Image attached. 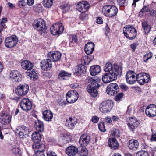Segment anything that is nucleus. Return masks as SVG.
Segmentation results:
<instances>
[{
	"instance_id": "f257e3e1",
	"label": "nucleus",
	"mask_w": 156,
	"mask_h": 156,
	"mask_svg": "<svg viewBox=\"0 0 156 156\" xmlns=\"http://www.w3.org/2000/svg\"><path fill=\"white\" fill-rule=\"evenodd\" d=\"M118 12V9L114 5H107L104 6L102 9L103 14L107 17H112L115 16Z\"/></svg>"
},
{
	"instance_id": "f03ea898",
	"label": "nucleus",
	"mask_w": 156,
	"mask_h": 156,
	"mask_svg": "<svg viewBox=\"0 0 156 156\" xmlns=\"http://www.w3.org/2000/svg\"><path fill=\"white\" fill-rule=\"evenodd\" d=\"M123 32L124 36L129 40L134 39L136 36V30L133 26H126L123 28Z\"/></svg>"
},
{
	"instance_id": "7ed1b4c3",
	"label": "nucleus",
	"mask_w": 156,
	"mask_h": 156,
	"mask_svg": "<svg viewBox=\"0 0 156 156\" xmlns=\"http://www.w3.org/2000/svg\"><path fill=\"white\" fill-rule=\"evenodd\" d=\"M113 105L112 101L106 100L103 101L99 105V110L103 113H107L111 110Z\"/></svg>"
},
{
	"instance_id": "20e7f679",
	"label": "nucleus",
	"mask_w": 156,
	"mask_h": 156,
	"mask_svg": "<svg viewBox=\"0 0 156 156\" xmlns=\"http://www.w3.org/2000/svg\"><path fill=\"white\" fill-rule=\"evenodd\" d=\"M64 30L63 25L61 23H58L54 24L50 27V32L54 35H59Z\"/></svg>"
},
{
	"instance_id": "39448f33",
	"label": "nucleus",
	"mask_w": 156,
	"mask_h": 156,
	"mask_svg": "<svg viewBox=\"0 0 156 156\" xmlns=\"http://www.w3.org/2000/svg\"><path fill=\"white\" fill-rule=\"evenodd\" d=\"M79 98L78 93L76 90L69 91L66 94V99L69 103H73L75 102Z\"/></svg>"
},
{
	"instance_id": "423d86ee",
	"label": "nucleus",
	"mask_w": 156,
	"mask_h": 156,
	"mask_svg": "<svg viewBox=\"0 0 156 156\" xmlns=\"http://www.w3.org/2000/svg\"><path fill=\"white\" fill-rule=\"evenodd\" d=\"M33 25L35 29L38 31H45L46 26L45 22L42 19H39L35 20L33 23Z\"/></svg>"
},
{
	"instance_id": "0eeeda50",
	"label": "nucleus",
	"mask_w": 156,
	"mask_h": 156,
	"mask_svg": "<svg viewBox=\"0 0 156 156\" xmlns=\"http://www.w3.org/2000/svg\"><path fill=\"white\" fill-rule=\"evenodd\" d=\"M20 105L22 109L26 112H28L32 108V102L29 99L27 98L22 99L20 102Z\"/></svg>"
},
{
	"instance_id": "6e6552de",
	"label": "nucleus",
	"mask_w": 156,
	"mask_h": 156,
	"mask_svg": "<svg viewBox=\"0 0 156 156\" xmlns=\"http://www.w3.org/2000/svg\"><path fill=\"white\" fill-rule=\"evenodd\" d=\"M16 130L19 132L18 135L20 138H24L27 137L30 133L29 128L25 126L18 127Z\"/></svg>"
},
{
	"instance_id": "1a4fd4ad",
	"label": "nucleus",
	"mask_w": 156,
	"mask_h": 156,
	"mask_svg": "<svg viewBox=\"0 0 156 156\" xmlns=\"http://www.w3.org/2000/svg\"><path fill=\"white\" fill-rule=\"evenodd\" d=\"M87 80L90 84L88 85L87 88H93L98 89L99 87L100 84L98 83L101 81V79L97 77L94 78H88Z\"/></svg>"
},
{
	"instance_id": "9d476101",
	"label": "nucleus",
	"mask_w": 156,
	"mask_h": 156,
	"mask_svg": "<svg viewBox=\"0 0 156 156\" xmlns=\"http://www.w3.org/2000/svg\"><path fill=\"white\" fill-rule=\"evenodd\" d=\"M150 80V76L145 73H140L136 75V81L142 85L148 83Z\"/></svg>"
},
{
	"instance_id": "9b49d317",
	"label": "nucleus",
	"mask_w": 156,
	"mask_h": 156,
	"mask_svg": "<svg viewBox=\"0 0 156 156\" xmlns=\"http://www.w3.org/2000/svg\"><path fill=\"white\" fill-rule=\"evenodd\" d=\"M136 75L133 71L130 70L127 72L126 76L127 82L130 84H134L136 81Z\"/></svg>"
},
{
	"instance_id": "f8f14e48",
	"label": "nucleus",
	"mask_w": 156,
	"mask_h": 156,
	"mask_svg": "<svg viewBox=\"0 0 156 156\" xmlns=\"http://www.w3.org/2000/svg\"><path fill=\"white\" fill-rule=\"evenodd\" d=\"M116 74L113 72L107 73L102 77V80L105 83H108L116 79Z\"/></svg>"
},
{
	"instance_id": "ddd939ff",
	"label": "nucleus",
	"mask_w": 156,
	"mask_h": 156,
	"mask_svg": "<svg viewBox=\"0 0 156 156\" xmlns=\"http://www.w3.org/2000/svg\"><path fill=\"white\" fill-rule=\"evenodd\" d=\"M146 115L150 117L156 116V105L150 104L147 107L145 110Z\"/></svg>"
},
{
	"instance_id": "4468645a",
	"label": "nucleus",
	"mask_w": 156,
	"mask_h": 156,
	"mask_svg": "<svg viewBox=\"0 0 156 156\" xmlns=\"http://www.w3.org/2000/svg\"><path fill=\"white\" fill-rule=\"evenodd\" d=\"M119 86L116 83H111L107 86L106 91L107 93L110 95H114L118 92Z\"/></svg>"
},
{
	"instance_id": "2eb2a0df",
	"label": "nucleus",
	"mask_w": 156,
	"mask_h": 156,
	"mask_svg": "<svg viewBox=\"0 0 156 156\" xmlns=\"http://www.w3.org/2000/svg\"><path fill=\"white\" fill-rule=\"evenodd\" d=\"M129 119L127 125L129 129L133 131L134 129L138 126L140 123L135 117L129 118Z\"/></svg>"
},
{
	"instance_id": "dca6fc26",
	"label": "nucleus",
	"mask_w": 156,
	"mask_h": 156,
	"mask_svg": "<svg viewBox=\"0 0 156 156\" xmlns=\"http://www.w3.org/2000/svg\"><path fill=\"white\" fill-rule=\"evenodd\" d=\"M90 5L86 1H83L79 3L76 6V9L79 12L84 13L86 12L89 9Z\"/></svg>"
},
{
	"instance_id": "f3484780",
	"label": "nucleus",
	"mask_w": 156,
	"mask_h": 156,
	"mask_svg": "<svg viewBox=\"0 0 156 156\" xmlns=\"http://www.w3.org/2000/svg\"><path fill=\"white\" fill-rule=\"evenodd\" d=\"M51 60L49 58L42 60L41 62V66L42 69L44 70H50L51 67Z\"/></svg>"
},
{
	"instance_id": "a211bd4d",
	"label": "nucleus",
	"mask_w": 156,
	"mask_h": 156,
	"mask_svg": "<svg viewBox=\"0 0 156 156\" xmlns=\"http://www.w3.org/2000/svg\"><path fill=\"white\" fill-rule=\"evenodd\" d=\"M29 90V86L26 84L20 85L18 86L17 89L18 94L19 96H22L26 94Z\"/></svg>"
},
{
	"instance_id": "6ab92c4d",
	"label": "nucleus",
	"mask_w": 156,
	"mask_h": 156,
	"mask_svg": "<svg viewBox=\"0 0 156 156\" xmlns=\"http://www.w3.org/2000/svg\"><path fill=\"white\" fill-rule=\"evenodd\" d=\"M61 53L58 51L50 52L48 54V58L54 62L57 61L61 58Z\"/></svg>"
},
{
	"instance_id": "aec40b11",
	"label": "nucleus",
	"mask_w": 156,
	"mask_h": 156,
	"mask_svg": "<svg viewBox=\"0 0 156 156\" xmlns=\"http://www.w3.org/2000/svg\"><path fill=\"white\" fill-rule=\"evenodd\" d=\"M90 136L86 134H83L80 137L79 143L81 146L85 147L87 145L90 140Z\"/></svg>"
},
{
	"instance_id": "412c9836",
	"label": "nucleus",
	"mask_w": 156,
	"mask_h": 156,
	"mask_svg": "<svg viewBox=\"0 0 156 156\" xmlns=\"http://www.w3.org/2000/svg\"><path fill=\"white\" fill-rule=\"evenodd\" d=\"M128 146L129 148L133 151H136L139 147L138 141L136 140L132 139L129 141L128 143Z\"/></svg>"
},
{
	"instance_id": "4be33fe9",
	"label": "nucleus",
	"mask_w": 156,
	"mask_h": 156,
	"mask_svg": "<svg viewBox=\"0 0 156 156\" xmlns=\"http://www.w3.org/2000/svg\"><path fill=\"white\" fill-rule=\"evenodd\" d=\"M86 69L83 65H79L76 66L73 70L74 74L76 75H80L86 72Z\"/></svg>"
},
{
	"instance_id": "5701e85b",
	"label": "nucleus",
	"mask_w": 156,
	"mask_h": 156,
	"mask_svg": "<svg viewBox=\"0 0 156 156\" xmlns=\"http://www.w3.org/2000/svg\"><path fill=\"white\" fill-rule=\"evenodd\" d=\"M78 151L77 148L73 146L68 147L66 150V154L69 156H75L77 154Z\"/></svg>"
},
{
	"instance_id": "b1692460",
	"label": "nucleus",
	"mask_w": 156,
	"mask_h": 156,
	"mask_svg": "<svg viewBox=\"0 0 156 156\" xmlns=\"http://www.w3.org/2000/svg\"><path fill=\"white\" fill-rule=\"evenodd\" d=\"M21 64L22 67L24 69L27 70L28 71H30L33 69V64L28 60L23 61L21 62Z\"/></svg>"
},
{
	"instance_id": "393cba45",
	"label": "nucleus",
	"mask_w": 156,
	"mask_h": 156,
	"mask_svg": "<svg viewBox=\"0 0 156 156\" xmlns=\"http://www.w3.org/2000/svg\"><path fill=\"white\" fill-rule=\"evenodd\" d=\"M94 44L92 42H88L85 45V51L87 55L92 54L94 50Z\"/></svg>"
},
{
	"instance_id": "a878e982",
	"label": "nucleus",
	"mask_w": 156,
	"mask_h": 156,
	"mask_svg": "<svg viewBox=\"0 0 156 156\" xmlns=\"http://www.w3.org/2000/svg\"><path fill=\"white\" fill-rule=\"evenodd\" d=\"M10 116L9 115L5 114V112L0 113V122L4 125H7L9 122Z\"/></svg>"
},
{
	"instance_id": "bb28decb",
	"label": "nucleus",
	"mask_w": 156,
	"mask_h": 156,
	"mask_svg": "<svg viewBox=\"0 0 156 156\" xmlns=\"http://www.w3.org/2000/svg\"><path fill=\"white\" fill-rule=\"evenodd\" d=\"M32 147L35 152L39 151L43 152L46 149L45 145L42 143L39 144L38 143L34 144L33 145Z\"/></svg>"
},
{
	"instance_id": "cd10ccee",
	"label": "nucleus",
	"mask_w": 156,
	"mask_h": 156,
	"mask_svg": "<svg viewBox=\"0 0 156 156\" xmlns=\"http://www.w3.org/2000/svg\"><path fill=\"white\" fill-rule=\"evenodd\" d=\"M10 78L13 82H19L21 80L18 71L17 70L12 71L10 73Z\"/></svg>"
},
{
	"instance_id": "c85d7f7f",
	"label": "nucleus",
	"mask_w": 156,
	"mask_h": 156,
	"mask_svg": "<svg viewBox=\"0 0 156 156\" xmlns=\"http://www.w3.org/2000/svg\"><path fill=\"white\" fill-rule=\"evenodd\" d=\"M108 144L109 147L113 149H117L119 146L117 140L114 138H111L109 139Z\"/></svg>"
},
{
	"instance_id": "c756f323",
	"label": "nucleus",
	"mask_w": 156,
	"mask_h": 156,
	"mask_svg": "<svg viewBox=\"0 0 156 156\" xmlns=\"http://www.w3.org/2000/svg\"><path fill=\"white\" fill-rule=\"evenodd\" d=\"M53 117L52 112L49 110H46L43 112V118L46 121H51Z\"/></svg>"
},
{
	"instance_id": "7c9ffc66",
	"label": "nucleus",
	"mask_w": 156,
	"mask_h": 156,
	"mask_svg": "<svg viewBox=\"0 0 156 156\" xmlns=\"http://www.w3.org/2000/svg\"><path fill=\"white\" fill-rule=\"evenodd\" d=\"M101 71V68L99 65L93 66H91L90 69V74L92 76L98 75Z\"/></svg>"
},
{
	"instance_id": "2f4dec72",
	"label": "nucleus",
	"mask_w": 156,
	"mask_h": 156,
	"mask_svg": "<svg viewBox=\"0 0 156 156\" xmlns=\"http://www.w3.org/2000/svg\"><path fill=\"white\" fill-rule=\"evenodd\" d=\"M41 139V135L37 132H34L32 135V139L34 144L39 143Z\"/></svg>"
},
{
	"instance_id": "473e14b6",
	"label": "nucleus",
	"mask_w": 156,
	"mask_h": 156,
	"mask_svg": "<svg viewBox=\"0 0 156 156\" xmlns=\"http://www.w3.org/2000/svg\"><path fill=\"white\" fill-rule=\"evenodd\" d=\"M76 123V121L74 119L69 117V119L66 120L65 125L68 128L72 129L74 128V125Z\"/></svg>"
},
{
	"instance_id": "72a5a7b5",
	"label": "nucleus",
	"mask_w": 156,
	"mask_h": 156,
	"mask_svg": "<svg viewBox=\"0 0 156 156\" xmlns=\"http://www.w3.org/2000/svg\"><path fill=\"white\" fill-rule=\"evenodd\" d=\"M93 58V57L90 55L83 56L81 58V62L83 64L82 65H88Z\"/></svg>"
},
{
	"instance_id": "f704fd0d",
	"label": "nucleus",
	"mask_w": 156,
	"mask_h": 156,
	"mask_svg": "<svg viewBox=\"0 0 156 156\" xmlns=\"http://www.w3.org/2000/svg\"><path fill=\"white\" fill-rule=\"evenodd\" d=\"M34 126L37 131L42 132L44 130V124L42 121L39 120H37L35 122Z\"/></svg>"
},
{
	"instance_id": "c9c22d12",
	"label": "nucleus",
	"mask_w": 156,
	"mask_h": 156,
	"mask_svg": "<svg viewBox=\"0 0 156 156\" xmlns=\"http://www.w3.org/2000/svg\"><path fill=\"white\" fill-rule=\"evenodd\" d=\"M122 72V68L121 66L117 65H114L113 66L112 72H113L116 74V77L118 75H120Z\"/></svg>"
},
{
	"instance_id": "e433bc0d",
	"label": "nucleus",
	"mask_w": 156,
	"mask_h": 156,
	"mask_svg": "<svg viewBox=\"0 0 156 156\" xmlns=\"http://www.w3.org/2000/svg\"><path fill=\"white\" fill-rule=\"evenodd\" d=\"M71 74L64 71L62 70L58 75V77L61 79L66 80L70 77Z\"/></svg>"
},
{
	"instance_id": "4c0bfd02",
	"label": "nucleus",
	"mask_w": 156,
	"mask_h": 156,
	"mask_svg": "<svg viewBox=\"0 0 156 156\" xmlns=\"http://www.w3.org/2000/svg\"><path fill=\"white\" fill-rule=\"evenodd\" d=\"M110 135L115 137H119L120 136V132L119 130L117 129L114 128L111 130Z\"/></svg>"
},
{
	"instance_id": "58836bf2",
	"label": "nucleus",
	"mask_w": 156,
	"mask_h": 156,
	"mask_svg": "<svg viewBox=\"0 0 156 156\" xmlns=\"http://www.w3.org/2000/svg\"><path fill=\"white\" fill-rule=\"evenodd\" d=\"M11 150L14 153L16 156H21L22 152L19 148L16 146H13L12 147Z\"/></svg>"
},
{
	"instance_id": "ea45409f",
	"label": "nucleus",
	"mask_w": 156,
	"mask_h": 156,
	"mask_svg": "<svg viewBox=\"0 0 156 156\" xmlns=\"http://www.w3.org/2000/svg\"><path fill=\"white\" fill-rule=\"evenodd\" d=\"M18 41L17 37L15 35H12L10 37V47L14 46Z\"/></svg>"
},
{
	"instance_id": "a19ab883",
	"label": "nucleus",
	"mask_w": 156,
	"mask_h": 156,
	"mask_svg": "<svg viewBox=\"0 0 156 156\" xmlns=\"http://www.w3.org/2000/svg\"><path fill=\"white\" fill-rule=\"evenodd\" d=\"M87 91L92 96L95 97L98 94L97 89L93 88H87Z\"/></svg>"
},
{
	"instance_id": "79ce46f5",
	"label": "nucleus",
	"mask_w": 156,
	"mask_h": 156,
	"mask_svg": "<svg viewBox=\"0 0 156 156\" xmlns=\"http://www.w3.org/2000/svg\"><path fill=\"white\" fill-rule=\"evenodd\" d=\"M142 27L143 28L144 32L145 34L148 33L150 30V26L146 22H143Z\"/></svg>"
},
{
	"instance_id": "37998d69",
	"label": "nucleus",
	"mask_w": 156,
	"mask_h": 156,
	"mask_svg": "<svg viewBox=\"0 0 156 156\" xmlns=\"http://www.w3.org/2000/svg\"><path fill=\"white\" fill-rule=\"evenodd\" d=\"M33 10L36 12H41L43 11V9L40 4H37L33 7Z\"/></svg>"
},
{
	"instance_id": "c03bdc74",
	"label": "nucleus",
	"mask_w": 156,
	"mask_h": 156,
	"mask_svg": "<svg viewBox=\"0 0 156 156\" xmlns=\"http://www.w3.org/2000/svg\"><path fill=\"white\" fill-rule=\"evenodd\" d=\"M53 2L52 0H43L42 4L45 7L49 8L52 5Z\"/></svg>"
},
{
	"instance_id": "a18cd8bd",
	"label": "nucleus",
	"mask_w": 156,
	"mask_h": 156,
	"mask_svg": "<svg viewBox=\"0 0 156 156\" xmlns=\"http://www.w3.org/2000/svg\"><path fill=\"white\" fill-rule=\"evenodd\" d=\"M28 73H29V76H30L31 80H34L37 79V74L35 73L33 69L28 72Z\"/></svg>"
},
{
	"instance_id": "49530a36",
	"label": "nucleus",
	"mask_w": 156,
	"mask_h": 156,
	"mask_svg": "<svg viewBox=\"0 0 156 156\" xmlns=\"http://www.w3.org/2000/svg\"><path fill=\"white\" fill-rule=\"evenodd\" d=\"M88 153L87 149L86 148L83 147L79 151L78 154L80 156H87Z\"/></svg>"
},
{
	"instance_id": "de8ad7c7",
	"label": "nucleus",
	"mask_w": 156,
	"mask_h": 156,
	"mask_svg": "<svg viewBox=\"0 0 156 156\" xmlns=\"http://www.w3.org/2000/svg\"><path fill=\"white\" fill-rule=\"evenodd\" d=\"M113 66L110 63H107L104 67V70L105 72L112 71Z\"/></svg>"
},
{
	"instance_id": "09e8293b",
	"label": "nucleus",
	"mask_w": 156,
	"mask_h": 156,
	"mask_svg": "<svg viewBox=\"0 0 156 156\" xmlns=\"http://www.w3.org/2000/svg\"><path fill=\"white\" fill-rule=\"evenodd\" d=\"M70 6V5L69 4L65 3L62 4L61 5L60 7L64 12H66L69 9Z\"/></svg>"
},
{
	"instance_id": "8fccbe9b",
	"label": "nucleus",
	"mask_w": 156,
	"mask_h": 156,
	"mask_svg": "<svg viewBox=\"0 0 156 156\" xmlns=\"http://www.w3.org/2000/svg\"><path fill=\"white\" fill-rule=\"evenodd\" d=\"M152 53L151 52L147 53L143 57L144 61L146 62L149 59L152 58Z\"/></svg>"
},
{
	"instance_id": "3c124183",
	"label": "nucleus",
	"mask_w": 156,
	"mask_h": 156,
	"mask_svg": "<svg viewBox=\"0 0 156 156\" xmlns=\"http://www.w3.org/2000/svg\"><path fill=\"white\" fill-rule=\"evenodd\" d=\"M136 156H150L148 153L145 151L142 150L138 151Z\"/></svg>"
},
{
	"instance_id": "603ef678",
	"label": "nucleus",
	"mask_w": 156,
	"mask_h": 156,
	"mask_svg": "<svg viewBox=\"0 0 156 156\" xmlns=\"http://www.w3.org/2000/svg\"><path fill=\"white\" fill-rule=\"evenodd\" d=\"M124 96V94L122 93H119L115 97V100L117 101H119L122 100Z\"/></svg>"
},
{
	"instance_id": "864d4df0",
	"label": "nucleus",
	"mask_w": 156,
	"mask_h": 156,
	"mask_svg": "<svg viewBox=\"0 0 156 156\" xmlns=\"http://www.w3.org/2000/svg\"><path fill=\"white\" fill-rule=\"evenodd\" d=\"M134 107L133 105H130L128 108L127 113L130 114H133L134 112Z\"/></svg>"
},
{
	"instance_id": "5fc2aeb1",
	"label": "nucleus",
	"mask_w": 156,
	"mask_h": 156,
	"mask_svg": "<svg viewBox=\"0 0 156 156\" xmlns=\"http://www.w3.org/2000/svg\"><path fill=\"white\" fill-rule=\"evenodd\" d=\"M98 126L99 129L100 131L103 132H105L106 131L104 122H99L98 124Z\"/></svg>"
},
{
	"instance_id": "6e6d98bb",
	"label": "nucleus",
	"mask_w": 156,
	"mask_h": 156,
	"mask_svg": "<svg viewBox=\"0 0 156 156\" xmlns=\"http://www.w3.org/2000/svg\"><path fill=\"white\" fill-rule=\"evenodd\" d=\"M118 3L120 6H126L127 5L128 1L127 0H117Z\"/></svg>"
},
{
	"instance_id": "4d7b16f0",
	"label": "nucleus",
	"mask_w": 156,
	"mask_h": 156,
	"mask_svg": "<svg viewBox=\"0 0 156 156\" xmlns=\"http://www.w3.org/2000/svg\"><path fill=\"white\" fill-rule=\"evenodd\" d=\"M104 122L108 124L109 125L112 124V120L110 116H107L104 119Z\"/></svg>"
},
{
	"instance_id": "13d9d810",
	"label": "nucleus",
	"mask_w": 156,
	"mask_h": 156,
	"mask_svg": "<svg viewBox=\"0 0 156 156\" xmlns=\"http://www.w3.org/2000/svg\"><path fill=\"white\" fill-rule=\"evenodd\" d=\"M26 5L25 1L24 0H20L18 3V5L20 8L25 6Z\"/></svg>"
},
{
	"instance_id": "bf43d9fd",
	"label": "nucleus",
	"mask_w": 156,
	"mask_h": 156,
	"mask_svg": "<svg viewBox=\"0 0 156 156\" xmlns=\"http://www.w3.org/2000/svg\"><path fill=\"white\" fill-rule=\"evenodd\" d=\"M5 46L8 48H10V37H7L5 41Z\"/></svg>"
},
{
	"instance_id": "052dcab7",
	"label": "nucleus",
	"mask_w": 156,
	"mask_h": 156,
	"mask_svg": "<svg viewBox=\"0 0 156 156\" xmlns=\"http://www.w3.org/2000/svg\"><path fill=\"white\" fill-rule=\"evenodd\" d=\"M58 103H59L60 106H62L66 105V102L64 101L62 99H58Z\"/></svg>"
},
{
	"instance_id": "680f3d73",
	"label": "nucleus",
	"mask_w": 156,
	"mask_h": 156,
	"mask_svg": "<svg viewBox=\"0 0 156 156\" xmlns=\"http://www.w3.org/2000/svg\"><path fill=\"white\" fill-rule=\"evenodd\" d=\"M148 8L146 6H145L143 7V8L140 11V14L143 13L144 12H148Z\"/></svg>"
},
{
	"instance_id": "e2e57ef3",
	"label": "nucleus",
	"mask_w": 156,
	"mask_h": 156,
	"mask_svg": "<svg viewBox=\"0 0 156 156\" xmlns=\"http://www.w3.org/2000/svg\"><path fill=\"white\" fill-rule=\"evenodd\" d=\"M33 156H45V155L43 152L36 151Z\"/></svg>"
},
{
	"instance_id": "0e129e2a",
	"label": "nucleus",
	"mask_w": 156,
	"mask_h": 156,
	"mask_svg": "<svg viewBox=\"0 0 156 156\" xmlns=\"http://www.w3.org/2000/svg\"><path fill=\"white\" fill-rule=\"evenodd\" d=\"M150 140L151 141H156V133H153L151 135V137L150 139Z\"/></svg>"
},
{
	"instance_id": "69168bd1",
	"label": "nucleus",
	"mask_w": 156,
	"mask_h": 156,
	"mask_svg": "<svg viewBox=\"0 0 156 156\" xmlns=\"http://www.w3.org/2000/svg\"><path fill=\"white\" fill-rule=\"evenodd\" d=\"M111 119L113 122H118L119 120V118L118 117L115 115H113L111 117Z\"/></svg>"
},
{
	"instance_id": "338daca9",
	"label": "nucleus",
	"mask_w": 156,
	"mask_h": 156,
	"mask_svg": "<svg viewBox=\"0 0 156 156\" xmlns=\"http://www.w3.org/2000/svg\"><path fill=\"white\" fill-rule=\"evenodd\" d=\"M99 120V118L97 116H94L92 118V121L94 123H97L98 122Z\"/></svg>"
},
{
	"instance_id": "774afa93",
	"label": "nucleus",
	"mask_w": 156,
	"mask_h": 156,
	"mask_svg": "<svg viewBox=\"0 0 156 156\" xmlns=\"http://www.w3.org/2000/svg\"><path fill=\"white\" fill-rule=\"evenodd\" d=\"M47 156H57L55 153L52 151L48 152L47 153Z\"/></svg>"
}]
</instances>
